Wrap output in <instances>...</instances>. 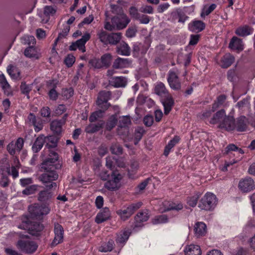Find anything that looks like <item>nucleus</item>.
Returning <instances> with one entry per match:
<instances>
[{
	"label": "nucleus",
	"instance_id": "obj_1",
	"mask_svg": "<svg viewBox=\"0 0 255 255\" xmlns=\"http://www.w3.org/2000/svg\"><path fill=\"white\" fill-rule=\"evenodd\" d=\"M58 154L57 152H50L48 156L43 161L41 164V169L44 172L39 176V180L43 183L46 184L48 189H55L57 184L54 182L58 178L57 169L60 168L61 165L58 163Z\"/></svg>",
	"mask_w": 255,
	"mask_h": 255
},
{
	"label": "nucleus",
	"instance_id": "obj_2",
	"mask_svg": "<svg viewBox=\"0 0 255 255\" xmlns=\"http://www.w3.org/2000/svg\"><path fill=\"white\" fill-rule=\"evenodd\" d=\"M249 125V119L245 116H241L235 119L233 116L229 115L221 126L227 131L235 130L238 132H244L248 130Z\"/></svg>",
	"mask_w": 255,
	"mask_h": 255
},
{
	"label": "nucleus",
	"instance_id": "obj_3",
	"mask_svg": "<svg viewBox=\"0 0 255 255\" xmlns=\"http://www.w3.org/2000/svg\"><path fill=\"white\" fill-rule=\"evenodd\" d=\"M18 228L28 231V233L33 236H38L43 230L44 226L39 222L30 221L29 219L25 216L22 219Z\"/></svg>",
	"mask_w": 255,
	"mask_h": 255
},
{
	"label": "nucleus",
	"instance_id": "obj_4",
	"mask_svg": "<svg viewBox=\"0 0 255 255\" xmlns=\"http://www.w3.org/2000/svg\"><path fill=\"white\" fill-rule=\"evenodd\" d=\"M142 205L141 202L132 203L123 206L121 209L116 211V214L123 221H126Z\"/></svg>",
	"mask_w": 255,
	"mask_h": 255
},
{
	"label": "nucleus",
	"instance_id": "obj_5",
	"mask_svg": "<svg viewBox=\"0 0 255 255\" xmlns=\"http://www.w3.org/2000/svg\"><path fill=\"white\" fill-rule=\"evenodd\" d=\"M97 36L104 45H116L121 40L122 34L121 32L109 33L104 30H101L98 32Z\"/></svg>",
	"mask_w": 255,
	"mask_h": 255
},
{
	"label": "nucleus",
	"instance_id": "obj_6",
	"mask_svg": "<svg viewBox=\"0 0 255 255\" xmlns=\"http://www.w3.org/2000/svg\"><path fill=\"white\" fill-rule=\"evenodd\" d=\"M217 201L216 195L208 192L199 200L198 207L201 210L212 211L215 208Z\"/></svg>",
	"mask_w": 255,
	"mask_h": 255
},
{
	"label": "nucleus",
	"instance_id": "obj_7",
	"mask_svg": "<svg viewBox=\"0 0 255 255\" xmlns=\"http://www.w3.org/2000/svg\"><path fill=\"white\" fill-rule=\"evenodd\" d=\"M122 175L117 171H112V176L104 185V187L110 191H116L121 187V181L122 179Z\"/></svg>",
	"mask_w": 255,
	"mask_h": 255
},
{
	"label": "nucleus",
	"instance_id": "obj_8",
	"mask_svg": "<svg viewBox=\"0 0 255 255\" xmlns=\"http://www.w3.org/2000/svg\"><path fill=\"white\" fill-rule=\"evenodd\" d=\"M28 211L32 218L38 219L42 218L43 215L48 214L50 208L47 205L35 204L29 206Z\"/></svg>",
	"mask_w": 255,
	"mask_h": 255
},
{
	"label": "nucleus",
	"instance_id": "obj_9",
	"mask_svg": "<svg viewBox=\"0 0 255 255\" xmlns=\"http://www.w3.org/2000/svg\"><path fill=\"white\" fill-rule=\"evenodd\" d=\"M17 248L23 253L31 254L34 253L37 248L36 244L29 240H19L16 244Z\"/></svg>",
	"mask_w": 255,
	"mask_h": 255
},
{
	"label": "nucleus",
	"instance_id": "obj_10",
	"mask_svg": "<svg viewBox=\"0 0 255 255\" xmlns=\"http://www.w3.org/2000/svg\"><path fill=\"white\" fill-rule=\"evenodd\" d=\"M167 82L170 88L175 91H179L181 88V83L180 79L174 71L170 70L168 72L167 78Z\"/></svg>",
	"mask_w": 255,
	"mask_h": 255
},
{
	"label": "nucleus",
	"instance_id": "obj_11",
	"mask_svg": "<svg viewBox=\"0 0 255 255\" xmlns=\"http://www.w3.org/2000/svg\"><path fill=\"white\" fill-rule=\"evenodd\" d=\"M130 20L128 16L124 13L113 17L111 22L115 24L117 29H123L126 27Z\"/></svg>",
	"mask_w": 255,
	"mask_h": 255
},
{
	"label": "nucleus",
	"instance_id": "obj_12",
	"mask_svg": "<svg viewBox=\"0 0 255 255\" xmlns=\"http://www.w3.org/2000/svg\"><path fill=\"white\" fill-rule=\"evenodd\" d=\"M54 239L50 244V247L53 248L63 241L64 229L63 227L58 223L54 224Z\"/></svg>",
	"mask_w": 255,
	"mask_h": 255
},
{
	"label": "nucleus",
	"instance_id": "obj_13",
	"mask_svg": "<svg viewBox=\"0 0 255 255\" xmlns=\"http://www.w3.org/2000/svg\"><path fill=\"white\" fill-rule=\"evenodd\" d=\"M27 122L30 126H32L36 132H38L42 129L43 123L42 119L37 118L35 115L30 113L27 116Z\"/></svg>",
	"mask_w": 255,
	"mask_h": 255
},
{
	"label": "nucleus",
	"instance_id": "obj_14",
	"mask_svg": "<svg viewBox=\"0 0 255 255\" xmlns=\"http://www.w3.org/2000/svg\"><path fill=\"white\" fill-rule=\"evenodd\" d=\"M238 187L242 192H249L255 189V184L252 178L247 177L240 181Z\"/></svg>",
	"mask_w": 255,
	"mask_h": 255
},
{
	"label": "nucleus",
	"instance_id": "obj_15",
	"mask_svg": "<svg viewBox=\"0 0 255 255\" xmlns=\"http://www.w3.org/2000/svg\"><path fill=\"white\" fill-rule=\"evenodd\" d=\"M228 116H226L225 110L222 109L217 112L213 115V117L210 121V123L212 125H215L219 123V128L225 129L224 127L221 126V125L223 123L225 119Z\"/></svg>",
	"mask_w": 255,
	"mask_h": 255
},
{
	"label": "nucleus",
	"instance_id": "obj_16",
	"mask_svg": "<svg viewBox=\"0 0 255 255\" xmlns=\"http://www.w3.org/2000/svg\"><path fill=\"white\" fill-rule=\"evenodd\" d=\"M48 190H44L39 192L38 194V200L42 203L43 205H47L49 207L52 202L53 193Z\"/></svg>",
	"mask_w": 255,
	"mask_h": 255
},
{
	"label": "nucleus",
	"instance_id": "obj_17",
	"mask_svg": "<svg viewBox=\"0 0 255 255\" xmlns=\"http://www.w3.org/2000/svg\"><path fill=\"white\" fill-rule=\"evenodd\" d=\"M161 102L164 107V114L167 115L171 111L174 105V101L171 95L169 94L161 98Z\"/></svg>",
	"mask_w": 255,
	"mask_h": 255
},
{
	"label": "nucleus",
	"instance_id": "obj_18",
	"mask_svg": "<svg viewBox=\"0 0 255 255\" xmlns=\"http://www.w3.org/2000/svg\"><path fill=\"white\" fill-rule=\"evenodd\" d=\"M206 27L205 23L200 20H194L188 24V29L193 32H200L203 31Z\"/></svg>",
	"mask_w": 255,
	"mask_h": 255
},
{
	"label": "nucleus",
	"instance_id": "obj_19",
	"mask_svg": "<svg viewBox=\"0 0 255 255\" xmlns=\"http://www.w3.org/2000/svg\"><path fill=\"white\" fill-rule=\"evenodd\" d=\"M45 143V136L44 134L39 135L35 139L31 147L32 151L36 153L38 152Z\"/></svg>",
	"mask_w": 255,
	"mask_h": 255
},
{
	"label": "nucleus",
	"instance_id": "obj_20",
	"mask_svg": "<svg viewBox=\"0 0 255 255\" xmlns=\"http://www.w3.org/2000/svg\"><path fill=\"white\" fill-rule=\"evenodd\" d=\"M110 84L115 87H125L127 85V80L123 76H114L109 80Z\"/></svg>",
	"mask_w": 255,
	"mask_h": 255
},
{
	"label": "nucleus",
	"instance_id": "obj_21",
	"mask_svg": "<svg viewBox=\"0 0 255 255\" xmlns=\"http://www.w3.org/2000/svg\"><path fill=\"white\" fill-rule=\"evenodd\" d=\"M111 216L110 211L108 207H105L98 213L95 218L97 224H101L108 220Z\"/></svg>",
	"mask_w": 255,
	"mask_h": 255
},
{
	"label": "nucleus",
	"instance_id": "obj_22",
	"mask_svg": "<svg viewBox=\"0 0 255 255\" xmlns=\"http://www.w3.org/2000/svg\"><path fill=\"white\" fill-rule=\"evenodd\" d=\"M149 216L147 211H140L138 212L135 217V223L134 228L141 227L142 226V223L148 220Z\"/></svg>",
	"mask_w": 255,
	"mask_h": 255
},
{
	"label": "nucleus",
	"instance_id": "obj_23",
	"mask_svg": "<svg viewBox=\"0 0 255 255\" xmlns=\"http://www.w3.org/2000/svg\"><path fill=\"white\" fill-rule=\"evenodd\" d=\"M234 57L229 53H226L221 59L220 66L223 68L229 67L234 62Z\"/></svg>",
	"mask_w": 255,
	"mask_h": 255
},
{
	"label": "nucleus",
	"instance_id": "obj_24",
	"mask_svg": "<svg viewBox=\"0 0 255 255\" xmlns=\"http://www.w3.org/2000/svg\"><path fill=\"white\" fill-rule=\"evenodd\" d=\"M254 29L248 25L239 26L235 31V33L240 36L245 37L253 33Z\"/></svg>",
	"mask_w": 255,
	"mask_h": 255
},
{
	"label": "nucleus",
	"instance_id": "obj_25",
	"mask_svg": "<svg viewBox=\"0 0 255 255\" xmlns=\"http://www.w3.org/2000/svg\"><path fill=\"white\" fill-rule=\"evenodd\" d=\"M63 125H64V120H56L51 123L50 128L54 133L59 135L62 132Z\"/></svg>",
	"mask_w": 255,
	"mask_h": 255
},
{
	"label": "nucleus",
	"instance_id": "obj_26",
	"mask_svg": "<svg viewBox=\"0 0 255 255\" xmlns=\"http://www.w3.org/2000/svg\"><path fill=\"white\" fill-rule=\"evenodd\" d=\"M116 52L119 55L129 56L130 54V49L127 43L123 41L117 46Z\"/></svg>",
	"mask_w": 255,
	"mask_h": 255
},
{
	"label": "nucleus",
	"instance_id": "obj_27",
	"mask_svg": "<svg viewBox=\"0 0 255 255\" xmlns=\"http://www.w3.org/2000/svg\"><path fill=\"white\" fill-rule=\"evenodd\" d=\"M229 47L232 50H243L244 46L242 40L236 36L233 37L230 42Z\"/></svg>",
	"mask_w": 255,
	"mask_h": 255
},
{
	"label": "nucleus",
	"instance_id": "obj_28",
	"mask_svg": "<svg viewBox=\"0 0 255 255\" xmlns=\"http://www.w3.org/2000/svg\"><path fill=\"white\" fill-rule=\"evenodd\" d=\"M181 138L178 135H175L173 138L171 139L165 146L164 149L163 154L165 156H167L170 152V150L177 143H178Z\"/></svg>",
	"mask_w": 255,
	"mask_h": 255
},
{
	"label": "nucleus",
	"instance_id": "obj_29",
	"mask_svg": "<svg viewBox=\"0 0 255 255\" xmlns=\"http://www.w3.org/2000/svg\"><path fill=\"white\" fill-rule=\"evenodd\" d=\"M48 86L52 87L48 93L49 99L52 101H56L58 97V93L56 90L57 83H54V80L49 81L48 83Z\"/></svg>",
	"mask_w": 255,
	"mask_h": 255
},
{
	"label": "nucleus",
	"instance_id": "obj_30",
	"mask_svg": "<svg viewBox=\"0 0 255 255\" xmlns=\"http://www.w3.org/2000/svg\"><path fill=\"white\" fill-rule=\"evenodd\" d=\"M206 225L203 222H197L194 226V233L197 237L205 235L206 232Z\"/></svg>",
	"mask_w": 255,
	"mask_h": 255
},
{
	"label": "nucleus",
	"instance_id": "obj_31",
	"mask_svg": "<svg viewBox=\"0 0 255 255\" xmlns=\"http://www.w3.org/2000/svg\"><path fill=\"white\" fill-rule=\"evenodd\" d=\"M104 125V121H102L96 124H90L85 128V131L88 133H94L101 129Z\"/></svg>",
	"mask_w": 255,
	"mask_h": 255
},
{
	"label": "nucleus",
	"instance_id": "obj_32",
	"mask_svg": "<svg viewBox=\"0 0 255 255\" xmlns=\"http://www.w3.org/2000/svg\"><path fill=\"white\" fill-rule=\"evenodd\" d=\"M186 255H201L200 247L198 245H190L184 250Z\"/></svg>",
	"mask_w": 255,
	"mask_h": 255
},
{
	"label": "nucleus",
	"instance_id": "obj_33",
	"mask_svg": "<svg viewBox=\"0 0 255 255\" xmlns=\"http://www.w3.org/2000/svg\"><path fill=\"white\" fill-rule=\"evenodd\" d=\"M56 12V9L52 6H45L44 7L43 14L40 15L41 17H43L42 20H45L47 22L50 18V15H53Z\"/></svg>",
	"mask_w": 255,
	"mask_h": 255
},
{
	"label": "nucleus",
	"instance_id": "obj_34",
	"mask_svg": "<svg viewBox=\"0 0 255 255\" xmlns=\"http://www.w3.org/2000/svg\"><path fill=\"white\" fill-rule=\"evenodd\" d=\"M129 63L128 59L118 57L114 62L113 66L115 69L123 68L126 67Z\"/></svg>",
	"mask_w": 255,
	"mask_h": 255
},
{
	"label": "nucleus",
	"instance_id": "obj_35",
	"mask_svg": "<svg viewBox=\"0 0 255 255\" xmlns=\"http://www.w3.org/2000/svg\"><path fill=\"white\" fill-rule=\"evenodd\" d=\"M155 93L160 96L161 98L169 94L164 84L161 82L159 83L155 86Z\"/></svg>",
	"mask_w": 255,
	"mask_h": 255
},
{
	"label": "nucleus",
	"instance_id": "obj_36",
	"mask_svg": "<svg viewBox=\"0 0 255 255\" xmlns=\"http://www.w3.org/2000/svg\"><path fill=\"white\" fill-rule=\"evenodd\" d=\"M145 133V130L142 127H138L135 128L134 134V143L136 145Z\"/></svg>",
	"mask_w": 255,
	"mask_h": 255
},
{
	"label": "nucleus",
	"instance_id": "obj_37",
	"mask_svg": "<svg viewBox=\"0 0 255 255\" xmlns=\"http://www.w3.org/2000/svg\"><path fill=\"white\" fill-rule=\"evenodd\" d=\"M58 138L54 135L45 136L46 146L48 148H54L57 146Z\"/></svg>",
	"mask_w": 255,
	"mask_h": 255
},
{
	"label": "nucleus",
	"instance_id": "obj_38",
	"mask_svg": "<svg viewBox=\"0 0 255 255\" xmlns=\"http://www.w3.org/2000/svg\"><path fill=\"white\" fill-rule=\"evenodd\" d=\"M114 241L112 239H110L108 242L103 244L100 247L99 251L104 253L111 252L114 249Z\"/></svg>",
	"mask_w": 255,
	"mask_h": 255
},
{
	"label": "nucleus",
	"instance_id": "obj_39",
	"mask_svg": "<svg viewBox=\"0 0 255 255\" xmlns=\"http://www.w3.org/2000/svg\"><path fill=\"white\" fill-rule=\"evenodd\" d=\"M118 119L115 115L110 116L106 124V129L108 131H111L117 125Z\"/></svg>",
	"mask_w": 255,
	"mask_h": 255
},
{
	"label": "nucleus",
	"instance_id": "obj_40",
	"mask_svg": "<svg viewBox=\"0 0 255 255\" xmlns=\"http://www.w3.org/2000/svg\"><path fill=\"white\" fill-rule=\"evenodd\" d=\"M201 195V193L200 192H197L193 196L188 197L187 200V204L192 207H195Z\"/></svg>",
	"mask_w": 255,
	"mask_h": 255
},
{
	"label": "nucleus",
	"instance_id": "obj_41",
	"mask_svg": "<svg viewBox=\"0 0 255 255\" xmlns=\"http://www.w3.org/2000/svg\"><path fill=\"white\" fill-rule=\"evenodd\" d=\"M24 55L28 58H36L37 52L34 45L29 46L24 51Z\"/></svg>",
	"mask_w": 255,
	"mask_h": 255
},
{
	"label": "nucleus",
	"instance_id": "obj_42",
	"mask_svg": "<svg viewBox=\"0 0 255 255\" xmlns=\"http://www.w3.org/2000/svg\"><path fill=\"white\" fill-rule=\"evenodd\" d=\"M111 95V92L109 91H101L99 93L97 102H108V101L110 99Z\"/></svg>",
	"mask_w": 255,
	"mask_h": 255
},
{
	"label": "nucleus",
	"instance_id": "obj_43",
	"mask_svg": "<svg viewBox=\"0 0 255 255\" xmlns=\"http://www.w3.org/2000/svg\"><path fill=\"white\" fill-rule=\"evenodd\" d=\"M112 56L109 53H106L103 55L100 59L103 67L108 68L111 63Z\"/></svg>",
	"mask_w": 255,
	"mask_h": 255
},
{
	"label": "nucleus",
	"instance_id": "obj_44",
	"mask_svg": "<svg viewBox=\"0 0 255 255\" xmlns=\"http://www.w3.org/2000/svg\"><path fill=\"white\" fill-rule=\"evenodd\" d=\"M40 116L47 120H50L51 118V111L48 106L43 107L39 111Z\"/></svg>",
	"mask_w": 255,
	"mask_h": 255
},
{
	"label": "nucleus",
	"instance_id": "obj_45",
	"mask_svg": "<svg viewBox=\"0 0 255 255\" xmlns=\"http://www.w3.org/2000/svg\"><path fill=\"white\" fill-rule=\"evenodd\" d=\"M130 232L128 230H125L122 232L117 239V242L121 244L125 243L129 237Z\"/></svg>",
	"mask_w": 255,
	"mask_h": 255
},
{
	"label": "nucleus",
	"instance_id": "obj_46",
	"mask_svg": "<svg viewBox=\"0 0 255 255\" xmlns=\"http://www.w3.org/2000/svg\"><path fill=\"white\" fill-rule=\"evenodd\" d=\"M110 150L113 154L120 155L123 153V147L119 143H113L110 147Z\"/></svg>",
	"mask_w": 255,
	"mask_h": 255
},
{
	"label": "nucleus",
	"instance_id": "obj_47",
	"mask_svg": "<svg viewBox=\"0 0 255 255\" xmlns=\"http://www.w3.org/2000/svg\"><path fill=\"white\" fill-rule=\"evenodd\" d=\"M168 220L167 216L163 214L155 216L152 220V223L153 224L165 223L168 222Z\"/></svg>",
	"mask_w": 255,
	"mask_h": 255
},
{
	"label": "nucleus",
	"instance_id": "obj_48",
	"mask_svg": "<svg viewBox=\"0 0 255 255\" xmlns=\"http://www.w3.org/2000/svg\"><path fill=\"white\" fill-rule=\"evenodd\" d=\"M131 123V120L129 116H123L120 118L119 127L125 128L128 127Z\"/></svg>",
	"mask_w": 255,
	"mask_h": 255
},
{
	"label": "nucleus",
	"instance_id": "obj_49",
	"mask_svg": "<svg viewBox=\"0 0 255 255\" xmlns=\"http://www.w3.org/2000/svg\"><path fill=\"white\" fill-rule=\"evenodd\" d=\"M103 114V111L102 110H98L93 112L89 117V122L91 123L95 122L98 118H102Z\"/></svg>",
	"mask_w": 255,
	"mask_h": 255
},
{
	"label": "nucleus",
	"instance_id": "obj_50",
	"mask_svg": "<svg viewBox=\"0 0 255 255\" xmlns=\"http://www.w3.org/2000/svg\"><path fill=\"white\" fill-rule=\"evenodd\" d=\"M22 42L25 44H28L29 46L34 45L36 43V40L34 36L25 35L21 38Z\"/></svg>",
	"mask_w": 255,
	"mask_h": 255
},
{
	"label": "nucleus",
	"instance_id": "obj_51",
	"mask_svg": "<svg viewBox=\"0 0 255 255\" xmlns=\"http://www.w3.org/2000/svg\"><path fill=\"white\" fill-rule=\"evenodd\" d=\"M89 64L93 68L95 69H101L103 68L102 64L101 63L100 59L94 58L89 61Z\"/></svg>",
	"mask_w": 255,
	"mask_h": 255
},
{
	"label": "nucleus",
	"instance_id": "obj_52",
	"mask_svg": "<svg viewBox=\"0 0 255 255\" xmlns=\"http://www.w3.org/2000/svg\"><path fill=\"white\" fill-rule=\"evenodd\" d=\"M20 90L22 94L29 98V94L31 90V86L30 85L26 84L25 82H22L20 85Z\"/></svg>",
	"mask_w": 255,
	"mask_h": 255
},
{
	"label": "nucleus",
	"instance_id": "obj_53",
	"mask_svg": "<svg viewBox=\"0 0 255 255\" xmlns=\"http://www.w3.org/2000/svg\"><path fill=\"white\" fill-rule=\"evenodd\" d=\"M183 206L181 203L171 202L169 204L167 210H176L179 211L183 209Z\"/></svg>",
	"mask_w": 255,
	"mask_h": 255
},
{
	"label": "nucleus",
	"instance_id": "obj_54",
	"mask_svg": "<svg viewBox=\"0 0 255 255\" xmlns=\"http://www.w3.org/2000/svg\"><path fill=\"white\" fill-rule=\"evenodd\" d=\"M62 94L63 97L66 99H69L73 96L74 89L72 87L63 89L62 90Z\"/></svg>",
	"mask_w": 255,
	"mask_h": 255
},
{
	"label": "nucleus",
	"instance_id": "obj_55",
	"mask_svg": "<svg viewBox=\"0 0 255 255\" xmlns=\"http://www.w3.org/2000/svg\"><path fill=\"white\" fill-rule=\"evenodd\" d=\"M153 117L150 115H147L143 119V123L146 127H150L153 123Z\"/></svg>",
	"mask_w": 255,
	"mask_h": 255
},
{
	"label": "nucleus",
	"instance_id": "obj_56",
	"mask_svg": "<svg viewBox=\"0 0 255 255\" xmlns=\"http://www.w3.org/2000/svg\"><path fill=\"white\" fill-rule=\"evenodd\" d=\"M217 7V5L215 3L211 4L208 8H205L204 11L201 13V17H204L205 15L210 14Z\"/></svg>",
	"mask_w": 255,
	"mask_h": 255
},
{
	"label": "nucleus",
	"instance_id": "obj_57",
	"mask_svg": "<svg viewBox=\"0 0 255 255\" xmlns=\"http://www.w3.org/2000/svg\"><path fill=\"white\" fill-rule=\"evenodd\" d=\"M75 61V58L72 55H68L65 58L64 63L68 67L72 66Z\"/></svg>",
	"mask_w": 255,
	"mask_h": 255
},
{
	"label": "nucleus",
	"instance_id": "obj_58",
	"mask_svg": "<svg viewBox=\"0 0 255 255\" xmlns=\"http://www.w3.org/2000/svg\"><path fill=\"white\" fill-rule=\"evenodd\" d=\"M200 38V34H191V35H190L189 45H192V46L196 45L198 43Z\"/></svg>",
	"mask_w": 255,
	"mask_h": 255
},
{
	"label": "nucleus",
	"instance_id": "obj_59",
	"mask_svg": "<svg viewBox=\"0 0 255 255\" xmlns=\"http://www.w3.org/2000/svg\"><path fill=\"white\" fill-rule=\"evenodd\" d=\"M139 11L143 13H147V14H153V8L152 6L145 5H143L139 8Z\"/></svg>",
	"mask_w": 255,
	"mask_h": 255
},
{
	"label": "nucleus",
	"instance_id": "obj_60",
	"mask_svg": "<svg viewBox=\"0 0 255 255\" xmlns=\"http://www.w3.org/2000/svg\"><path fill=\"white\" fill-rule=\"evenodd\" d=\"M36 190V186L34 185H30L22 191V193L24 195H29L34 193Z\"/></svg>",
	"mask_w": 255,
	"mask_h": 255
},
{
	"label": "nucleus",
	"instance_id": "obj_61",
	"mask_svg": "<svg viewBox=\"0 0 255 255\" xmlns=\"http://www.w3.org/2000/svg\"><path fill=\"white\" fill-rule=\"evenodd\" d=\"M0 84L2 89H9L10 88V85L3 74L0 75Z\"/></svg>",
	"mask_w": 255,
	"mask_h": 255
},
{
	"label": "nucleus",
	"instance_id": "obj_62",
	"mask_svg": "<svg viewBox=\"0 0 255 255\" xmlns=\"http://www.w3.org/2000/svg\"><path fill=\"white\" fill-rule=\"evenodd\" d=\"M137 32L136 27H129L126 31V35L128 38L133 37Z\"/></svg>",
	"mask_w": 255,
	"mask_h": 255
},
{
	"label": "nucleus",
	"instance_id": "obj_63",
	"mask_svg": "<svg viewBox=\"0 0 255 255\" xmlns=\"http://www.w3.org/2000/svg\"><path fill=\"white\" fill-rule=\"evenodd\" d=\"M112 176V171L109 173L106 170L102 171L100 173V177L102 180L107 181Z\"/></svg>",
	"mask_w": 255,
	"mask_h": 255
},
{
	"label": "nucleus",
	"instance_id": "obj_64",
	"mask_svg": "<svg viewBox=\"0 0 255 255\" xmlns=\"http://www.w3.org/2000/svg\"><path fill=\"white\" fill-rule=\"evenodd\" d=\"M129 13L131 16L136 20L140 15V13L137 11V9L134 6H131L129 8Z\"/></svg>",
	"mask_w": 255,
	"mask_h": 255
}]
</instances>
